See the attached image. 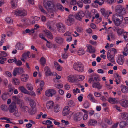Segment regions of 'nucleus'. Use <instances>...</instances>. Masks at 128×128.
<instances>
[{"mask_svg": "<svg viewBox=\"0 0 128 128\" xmlns=\"http://www.w3.org/2000/svg\"><path fill=\"white\" fill-rule=\"evenodd\" d=\"M116 98H110L108 100V101L110 103L114 104L116 103Z\"/></svg>", "mask_w": 128, "mask_h": 128, "instance_id": "37998d69", "label": "nucleus"}, {"mask_svg": "<svg viewBox=\"0 0 128 128\" xmlns=\"http://www.w3.org/2000/svg\"><path fill=\"white\" fill-rule=\"evenodd\" d=\"M44 7L46 8L49 11L51 10L52 9L53 7L51 6V3L50 2H44L43 3Z\"/></svg>", "mask_w": 128, "mask_h": 128, "instance_id": "ddd939ff", "label": "nucleus"}, {"mask_svg": "<svg viewBox=\"0 0 128 128\" xmlns=\"http://www.w3.org/2000/svg\"><path fill=\"white\" fill-rule=\"evenodd\" d=\"M20 108H21L22 110L24 112H28V113L31 114H32L34 113L32 112V111H30V110L26 106H20Z\"/></svg>", "mask_w": 128, "mask_h": 128, "instance_id": "dca6fc26", "label": "nucleus"}, {"mask_svg": "<svg viewBox=\"0 0 128 128\" xmlns=\"http://www.w3.org/2000/svg\"><path fill=\"white\" fill-rule=\"evenodd\" d=\"M68 56V53L66 52L62 54V57L63 59H66Z\"/></svg>", "mask_w": 128, "mask_h": 128, "instance_id": "864d4df0", "label": "nucleus"}, {"mask_svg": "<svg viewBox=\"0 0 128 128\" xmlns=\"http://www.w3.org/2000/svg\"><path fill=\"white\" fill-rule=\"evenodd\" d=\"M5 21L8 23L10 24H12L13 22L12 20L10 17L7 18L5 20Z\"/></svg>", "mask_w": 128, "mask_h": 128, "instance_id": "de8ad7c7", "label": "nucleus"}, {"mask_svg": "<svg viewBox=\"0 0 128 128\" xmlns=\"http://www.w3.org/2000/svg\"><path fill=\"white\" fill-rule=\"evenodd\" d=\"M74 75H69L67 77V79L68 81L70 82H72L74 80Z\"/></svg>", "mask_w": 128, "mask_h": 128, "instance_id": "f704fd0d", "label": "nucleus"}, {"mask_svg": "<svg viewBox=\"0 0 128 128\" xmlns=\"http://www.w3.org/2000/svg\"><path fill=\"white\" fill-rule=\"evenodd\" d=\"M18 89L22 93L25 94H28V91L24 86H20L18 88Z\"/></svg>", "mask_w": 128, "mask_h": 128, "instance_id": "cd10ccee", "label": "nucleus"}, {"mask_svg": "<svg viewBox=\"0 0 128 128\" xmlns=\"http://www.w3.org/2000/svg\"><path fill=\"white\" fill-rule=\"evenodd\" d=\"M54 64L56 70L59 71H61L62 70L61 67L58 62H54Z\"/></svg>", "mask_w": 128, "mask_h": 128, "instance_id": "7c9ffc66", "label": "nucleus"}, {"mask_svg": "<svg viewBox=\"0 0 128 128\" xmlns=\"http://www.w3.org/2000/svg\"><path fill=\"white\" fill-rule=\"evenodd\" d=\"M30 52L28 51L27 52H25L22 54V56H23L24 55L26 59L27 57L29 58H30L31 56L30 55Z\"/></svg>", "mask_w": 128, "mask_h": 128, "instance_id": "8fccbe9b", "label": "nucleus"}, {"mask_svg": "<svg viewBox=\"0 0 128 128\" xmlns=\"http://www.w3.org/2000/svg\"><path fill=\"white\" fill-rule=\"evenodd\" d=\"M54 41L57 44H61L63 42L64 39L61 36H58L55 37Z\"/></svg>", "mask_w": 128, "mask_h": 128, "instance_id": "9b49d317", "label": "nucleus"}, {"mask_svg": "<svg viewBox=\"0 0 128 128\" xmlns=\"http://www.w3.org/2000/svg\"><path fill=\"white\" fill-rule=\"evenodd\" d=\"M3 74L6 76H8L10 78H12V74L10 72L8 71H6L3 72Z\"/></svg>", "mask_w": 128, "mask_h": 128, "instance_id": "58836bf2", "label": "nucleus"}, {"mask_svg": "<svg viewBox=\"0 0 128 128\" xmlns=\"http://www.w3.org/2000/svg\"><path fill=\"white\" fill-rule=\"evenodd\" d=\"M122 117L124 120H126L128 118V114L126 113H123L122 114Z\"/></svg>", "mask_w": 128, "mask_h": 128, "instance_id": "bf43d9fd", "label": "nucleus"}, {"mask_svg": "<svg viewBox=\"0 0 128 128\" xmlns=\"http://www.w3.org/2000/svg\"><path fill=\"white\" fill-rule=\"evenodd\" d=\"M13 82L14 84L16 85H18L19 84V80L17 78H14L13 80Z\"/></svg>", "mask_w": 128, "mask_h": 128, "instance_id": "680f3d73", "label": "nucleus"}, {"mask_svg": "<svg viewBox=\"0 0 128 128\" xmlns=\"http://www.w3.org/2000/svg\"><path fill=\"white\" fill-rule=\"evenodd\" d=\"M90 105V104L89 102L87 100H86L83 104L84 107L85 108H89Z\"/></svg>", "mask_w": 128, "mask_h": 128, "instance_id": "a19ab883", "label": "nucleus"}, {"mask_svg": "<svg viewBox=\"0 0 128 128\" xmlns=\"http://www.w3.org/2000/svg\"><path fill=\"white\" fill-rule=\"evenodd\" d=\"M31 18L32 19H34L35 21H38L40 19V17L36 16H32L31 17Z\"/></svg>", "mask_w": 128, "mask_h": 128, "instance_id": "774afa93", "label": "nucleus"}, {"mask_svg": "<svg viewBox=\"0 0 128 128\" xmlns=\"http://www.w3.org/2000/svg\"><path fill=\"white\" fill-rule=\"evenodd\" d=\"M17 0H12L11 2V4L12 8H15L16 7Z\"/></svg>", "mask_w": 128, "mask_h": 128, "instance_id": "4c0bfd02", "label": "nucleus"}, {"mask_svg": "<svg viewBox=\"0 0 128 128\" xmlns=\"http://www.w3.org/2000/svg\"><path fill=\"white\" fill-rule=\"evenodd\" d=\"M116 15L119 16L120 18L123 20V17L122 16L125 14L126 12V9L124 8L122 6L120 5L117 6L116 8Z\"/></svg>", "mask_w": 128, "mask_h": 128, "instance_id": "f257e3e1", "label": "nucleus"}, {"mask_svg": "<svg viewBox=\"0 0 128 128\" xmlns=\"http://www.w3.org/2000/svg\"><path fill=\"white\" fill-rule=\"evenodd\" d=\"M8 87L9 88L8 92H10V94H12L13 92L14 88L12 87L11 85L9 84L8 86Z\"/></svg>", "mask_w": 128, "mask_h": 128, "instance_id": "a18cd8bd", "label": "nucleus"}, {"mask_svg": "<svg viewBox=\"0 0 128 128\" xmlns=\"http://www.w3.org/2000/svg\"><path fill=\"white\" fill-rule=\"evenodd\" d=\"M83 2L82 0H79L77 2V4L78 6L80 8H82L83 6Z\"/></svg>", "mask_w": 128, "mask_h": 128, "instance_id": "49530a36", "label": "nucleus"}, {"mask_svg": "<svg viewBox=\"0 0 128 128\" xmlns=\"http://www.w3.org/2000/svg\"><path fill=\"white\" fill-rule=\"evenodd\" d=\"M28 78V75L26 74H22L20 77L21 80L23 82H27Z\"/></svg>", "mask_w": 128, "mask_h": 128, "instance_id": "4be33fe9", "label": "nucleus"}, {"mask_svg": "<svg viewBox=\"0 0 128 128\" xmlns=\"http://www.w3.org/2000/svg\"><path fill=\"white\" fill-rule=\"evenodd\" d=\"M56 7L57 9L61 11H63L64 10V7L60 4H58L56 5Z\"/></svg>", "mask_w": 128, "mask_h": 128, "instance_id": "72a5a7b5", "label": "nucleus"}, {"mask_svg": "<svg viewBox=\"0 0 128 128\" xmlns=\"http://www.w3.org/2000/svg\"><path fill=\"white\" fill-rule=\"evenodd\" d=\"M97 124V122L96 120L90 119L89 120L88 122V124L89 126H96Z\"/></svg>", "mask_w": 128, "mask_h": 128, "instance_id": "2eb2a0df", "label": "nucleus"}, {"mask_svg": "<svg viewBox=\"0 0 128 128\" xmlns=\"http://www.w3.org/2000/svg\"><path fill=\"white\" fill-rule=\"evenodd\" d=\"M26 87L29 90L32 91L33 89L32 85L30 84L27 83L26 84Z\"/></svg>", "mask_w": 128, "mask_h": 128, "instance_id": "473e14b6", "label": "nucleus"}, {"mask_svg": "<svg viewBox=\"0 0 128 128\" xmlns=\"http://www.w3.org/2000/svg\"><path fill=\"white\" fill-rule=\"evenodd\" d=\"M78 53L80 55H82L84 54L83 49L82 48H80L78 50Z\"/></svg>", "mask_w": 128, "mask_h": 128, "instance_id": "603ef678", "label": "nucleus"}, {"mask_svg": "<svg viewBox=\"0 0 128 128\" xmlns=\"http://www.w3.org/2000/svg\"><path fill=\"white\" fill-rule=\"evenodd\" d=\"M116 80L115 82L117 84H118L120 83V80L121 77L119 76L118 74H116L115 76Z\"/></svg>", "mask_w": 128, "mask_h": 128, "instance_id": "c9c22d12", "label": "nucleus"}, {"mask_svg": "<svg viewBox=\"0 0 128 128\" xmlns=\"http://www.w3.org/2000/svg\"><path fill=\"white\" fill-rule=\"evenodd\" d=\"M8 110L10 113L14 112V115L16 116H17L18 113V108L16 103L14 102H12L9 106Z\"/></svg>", "mask_w": 128, "mask_h": 128, "instance_id": "f03ea898", "label": "nucleus"}, {"mask_svg": "<svg viewBox=\"0 0 128 128\" xmlns=\"http://www.w3.org/2000/svg\"><path fill=\"white\" fill-rule=\"evenodd\" d=\"M58 30L60 32L64 33L65 31V26L63 24L60 23L57 24Z\"/></svg>", "mask_w": 128, "mask_h": 128, "instance_id": "1a4fd4ad", "label": "nucleus"}, {"mask_svg": "<svg viewBox=\"0 0 128 128\" xmlns=\"http://www.w3.org/2000/svg\"><path fill=\"white\" fill-rule=\"evenodd\" d=\"M1 108L3 111H7L8 110V107L5 104H2L0 107Z\"/></svg>", "mask_w": 128, "mask_h": 128, "instance_id": "ea45409f", "label": "nucleus"}, {"mask_svg": "<svg viewBox=\"0 0 128 128\" xmlns=\"http://www.w3.org/2000/svg\"><path fill=\"white\" fill-rule=\"evenodd\" d=\"M80 16L82 18L84 17L85 15V13L84 12L80 10L78 12Z\"/></svg>", "mask_w": 128, "mask_h": 128, "instance_id": "4d7b16f0", "label": "nucleus"}, {"mask_svg": "<svg viewBox=\"0 0 128 128\" xmlns=\"http://www.w3.org/2000/svg\"><path fill=\"white\" fill-rule=\"evenodd\" d=\"M44 32H45L48 38L51 40L52 39L53 36L50 32L46 30H44Z\"/></svg>", "mask_w": 128, "mask_h": 128, "instance_id": "a878e982", "label": "nucleus"}, {"mask_svg": "<svg viewBox=\"0 0 128 128\" xmlns=\"http://www.w3.org/2000/svg\"><path fill=\"white\" fill-rule=\"evenodd\" d=\"M14 62L18 66H20L22 64V62L20 60H19L17 61L15 58Z\"/></svg>", "mask_w": 128, "mask_h": 128, "instance_id": "13d9d810", "label": "nucleus"}, {"mask_svg": "<svg viewBox=\"0 0 128 128\" xmlns=\"http://www.w3.org/2000/svg\"><path fill=\"white\" fill-rule=\"evenodd\" d=\"M120 17L119 16L114 14L112 16V21L115 25L119 26L122 23V20L118 18Z\"/></svg>", "mask_w": 128, "mask_h": 128, "instance_id": "20e7f679", "label": "nucleus"}, {"mask_svg": "<svg viewBox=\"0 0 128 128\" xmlns=\"http://www.w3.org/2000/svg\"><path fill=\"white\" fill-rule=\"evenodd\" d=\"M120 104L121 106L124 107H128V100H120Z\"/></svg>", "mask_w": 128, "mask_h": 128, "instance_id": "aec40b11", "label": "nucleus"}, {"mask_svg": "<svg viewBox=\"0 0 128 128\" xmlns=\"http://www.w3.org/2000/svg\"><path fill=\"white\" fill-rule=\"evenodd\" d=\"M87 97L89 100L92 102H95L96 101L93 95L91 94H89L88 96Z\"/></svg>", "mask_w": 128, "mask_h": 128, "instance_id": "c756f323", "label": "nucleus"}, {"mask_svg": "<svg viewBox=\"0 0 128 128\" xmlns=\"http://www.w3.org/2000/svg\"><path fill=\"white\" fill-rule=\"evenodd\" d=\"M55 86L58 88H62L63 86L62 84H57L55 85Z\"/></svg>", "mask_w": 128, "mask_h": 128, "instance_id": "69168bd1", "label": "nucleus"}, {"mask_svg": "<svg viewBox=\"0 0 128 128\" xmlns=\"http://www.w3.org/2000/svg\"><path fill=\"white\" fill-rule=\"evenodd\" d=\"M121 89L122 92L124 93H126L128 92V88L125 85H122Z\"/></svg>", "mask_w": 128, "mask_h": 128, "instance_id": "c85d7f7f", "label": "nucleus"}, {"mask_svg": "<svg viewBox=\"0 0 128 128\" xmlns=\"http://www.w3.org/2000/svg\"><path fill=\"white\" fill-rule=\"evenodd\" d=\"M46 41L47 42V43L46 44V46L49 48H52V44L47 40Z\"/></svg>", "mask_w": 128, "mask_h": 128, "instance_id": "0e129e2a", "label": "nucleus"}, {"mask_svg": "<svg viewBox=\"0 0 128 128\" xmlns=\"http://www.w3.org/2000/svg\"><path fill=\"white\" fill-rule=\"evenodd\" d=\"M44 70L45 72V74L46 76H50L56 75L57 74L56 73H55V74H54V72H52L48 66H46L44 68Z\"/></svg>", "mask_w": 128, "mask_h": 128, "instance_id": "423d86ee", "label": "nucleus"}, {"mask_svg": "<svg viewBox=\"0 0 128 128\" xmlns=\"http://www.w3.org/2000/svg\"><path fill=\"white\" fill-rule=\"evenodd\" d=\"M72 92L74 94L76 95L77 92L80 93V90L78 88H76V89H74L72 90Z\"/></svg>", "mask_w": 128, "mask_h": 128, "instance_id": "338daca9", "label": "nucleus"}, {"mask_svg": "<svg viewBox=\"0 0 128 128\" xmlns=\"http://www.w3.org/2000/svg\"><path fill=\"white\" fill-rule=\"evenodd\" d=\"M56 93V91L55 90L51 89L46 91L45 95L48 97L50 96H52Z\"/></svg>", "mask_w": 128, "mask_h": 128, "instance_id": "f8f14e48", "label": "nucleus"}, {"mask_svg": "<svg viewBox=\"0 0 128 128\" xmlns=\"http://www.w3.org/2000/svg\"><path fill=\"white\" fill-rule=\"evenodd\" d=\"M128 32H125V34L123 35L124 38L126 41L128 42Z\"/></svg>", "mask_w": 128, "mask_h": 128, "instance_id": "3c124183", "label": "nucleus"}, {"mask_svg": "<svg viewBox=\"0 0 128 128\" xmlns=\"http://www.w3.org/2000/svg\"><path fill=\"white\" fill-rule=\"evenodd\" d=\"M12 100L14 101L13 102H14L16 104H19L20 103V100L16 96H12Z\"/></svg>", "mask_w": 128, "mask_h": 128, "instance_id": "e433bc0d", "label": "nucleus"}, {"mask_svg": "<svg viewBox=\"0 0 128 128\" xmlns=\"http://www.w3.org/2000/svg\"><path fill=\"white\" fill-rule=\"evenodd\" d=\"M14 14L16 16L21 17L26 16L27 14V12L25 10H17L14 12Z\"/></svg>", "mask_w": 128, "mask_h": 128, "instance_id": "0eeeda50", "label": "nucleus"}, {"mask_svg": "<svg viewBox=\"0 0 128 128\" xmlns=\"http://www.w3.org/2000/svg\"><path fill=\"white\" fill-rule=\"evenodd\" d=\"M54 105V103L52 101H48L46 104V106L47 108L48 109H52Z\"/></svg>", "mask_w": 128, "mask_h": 128, "instance_id": "b1692460", "label": "nucleus"}, {"mask_svg": "<svg viewBox=\"0 0 128 128\" xmlns=\"http://www.w3.org/2000/svg\"><path fill=\"white\" fill-rule=\"evenodd\" d=\"M79 15L78 13L76 14L75 16V18L78 20L81 21L82 20V18Z\"/></svg>", "mask_w": 128, "mask_h": 128, "instance_id": "6e6d98bb", "label": "nucleus"}, {"mask_svg": "<svg viewBox=\"0 0 128 128\" xmlns=\"http://www.w3.org/2000/svg\"><path fill=\"white\" fill-rule=\"evenodd\" d=\"M30 105L32 108H34L36 107V103L33 100H31L30 102Z\"/></svg>", "mask_w": 128, "mask_h": 128, "instance_id": "79ce46f5", "label": "nucleus"}, {"mask_svg": "<svg viewBox=\"0 0 128 128\" xmlns=\"http://www.w3.org/2000/svg\"><path fill=\"white\" fill-rule=\"evenodd\" d=\"M68 105L69 106L72 107L74 106L75 104L73 101L70 100L68 102Z\"/></svg>", "mask_w": 128, "mask_h": 128, "instance_id": "052dcab7", "label": "nucleus"}, {"mask_svg": "<svg viewBox=\"0 0 128 128\" xmlns=\"http://www.w3.org/2000/svg\"><path fill=\"white\" fill-rule=\"evenodd\" d=\"M18 73L19 74H20L23 72L24 71L23 68H16Z\"/></svg>", "mask_w": 128, "mask_h": 128, "instance_id": "09e8293b", "label": "nucleus"}, {"mask_svg": "<svg viewBox=\"0 0 128 128\" xmlns=\"http://www.w3.org/2000/svg\"><path fill=\"white\" fill-rule=\"evenodd\" d=\"M16 48L18 50H22L24 48V46L20 43V42H18L17 43L15 46Z\"/></svg>", "mask_w": 128, "mask_h": 128, "instance_id": "412c9836", "label": "nucleus"}, {"mask_svg": "<svg viewBox=\"0 0 128 128\" xmlns=\"http://www.w3.org/2000/svg\"><path fill=\"white\" fill-rule=\"evenodd\" d=\"M107 57L108 60L114 64L115 63L114 56L110 53L108 54Z\"/></svg>", "mask_w": 128, "mask_h": 128, "instance_id": "393cba45", "label": "nucleus"}, {"mask_svg": "<svg viewBox=\"0 0 128 128\" xmlns=\"http://www.w3.org/2000/svg\"><path fill=\"white\" fill-rule=\"evenodd\" d=\"M74 68L77 71L81 72L84 71V67L81 62H75L73 65Z\"/></svg>", "mask_w": 128, "mask_h": 128, "instance_id": "7ed1b4c3", "label": "nucleus"}, {"mask_svg": "<svg viewBox=\"0 0 128 128\" xmlns=\"http://www.w3.org/2000/svg\"><path fill=\"white\" fill-rule=\"evenodd\" d=\"M73 119L74 121L78 122L80 121L82 118V115L81 113L78 112L75 113L74 115Z\"/></svg>", "mask_w": 128, "mask_h": 128, "instance_id": "9d476101", "label": "nucleus"}, {"mask_svg": "<svg viewBox=\"0 0 128 128\" xmlns=\"http://www.w3.org/2000/svg\"><path fill=\"white\" fill-rule=\"evenodd\" d=\"M70 109L68 106H66L64 108L63 111V115L64 116H66L68 115L69 113Z\"/></svg>", "mask_w": 128, "mask_h": 128, "instance_id": "f3484780", "label": "nucleus"}, {"mask_svg": "<svg viewBox=\"0 0 128 128\" xmlns=\"http://www.w3.org/2000/svg\"><path fill=\"white\" fill-rule=\"evenodd\" d=\"M74 20L72 15H70L68 18L65 20V23L68 26L72 25L74 22Z\"/></svg>", "mask_w": 128, "mask_h": 128, "instance_id": "39448f33", "label": "nucleus"}, {"mask_svg": "<svg viewBox=\"0 0 128 128\" xmlns=\"http://www.w3.org/2000/svg\"><path fill=\"white\" fill-rule=\"evenodd\" d=\"M88 49L89 50V52L90 53L92 54L95 52V50L94 48L92 47V46L90 44H87L86 45Z\"/></svg>", "mask_w": 128, "mask_h": 128, "instance_id": "5701e85b", "label": "nucleus"}, {"mask_svg": "<svg viewBox=\"0 0 128 128\" xmlns=\"http://www.w3.org/2000/svg\"><path fill=\"white\" fill-rule=\"evenodd\" d=\"M124 56L121 54L118 55L116 58V62L120 65H122L124 62Z\"/></svg>", "mask_w": 128, "mask_h": 128, "instance_id": "6e6552de", "label": "nucleus"}, {"mask_svg": "<svg viewBox=\"0 0 128 128\" xmlns=\"http://www.w3.org/2000/svg\"><path fill=\"white\" fill-rule=\"evenodd\" d=\"M39 9L42 12L46 14V15L47 16L51 18L53 16L54 13L52 12H51L50 13L49 12H46L41 6H40Z\"/></svg>", "mask_w": 128, "mask_h": 128, "instance_id": "4468645a", "label": "nucleus"}, {"mask_svg": "<svg viewBox=\"0 0 128 128\" xmlns=\"http://www.w3.org/2000/svg\"><path fill=\"white\" fill-rule=\"evenodd\" d=\"M59 106L56 104L55 105L54 108V111L55 112H57L59 111Z\"/></svg>", "mask_w": 128, "mask_h": 128, "instance_id": "5fc2aeb1", "label": "nucleus"}, {"mask_svg": "<svg viewBox=\"0 0 128 128\" xmlns=\"http://www.w3.org/2000/svg\"><path fill=\"white\" fill-rule=\"evenodd\" d=\"M40 64L42 66H44L45 65L46 62V60L44 58L41 57L40 60Z\"/></svg>", "mask_w": 128, "mask_h": 128, "instance_id": "2f4dec72", "label": "nucleus"}, {"mask_svg": "<svg viewBox=\"0 0 128 128\" xmlns=\"http://www.w3.org/2000/svg\"><path fill=\"white\" fill-rule=\"evenodd\" d=\"M75 76L80 81L82 80L84 78V76L81 75H75Z\"/></svg>", "mask_w": 128, "mask_h": 128, "instance_id": "c03bdc74", "label": "nucleus"}, {"mask_svg": "<svg viewBox=\"0 0 128 128\" xmlns=\"http://www.w3.org/2000/svg\"><path fill=\"white\" fill-rule=\"evenodd\" d=\"M101 12L103 15L104 16L106 19H108L109 15L108 14V11H106L104 8L100 10Z\"/></svg>", "mask_w": 128, "mask_h": 128, "instance_id": "6ab92c4d", "label": "nucleus"}, {"mask_svg": "<svg viewBox=\"0 0 128 128\" xmlns=\"http://www.w3.org/2000/svg\"><path fill=\"white\" fill-rule=\"evenodd\" d=\"M126 124V122H122L120 123V126L121 128H122L125 127Z\"/></svg>", "mask_w": 128, "mask_h": 128, "instance_id": "e2e57ef3", "label": "nucleus"}, {"mask_svg": "<svg viewBox=\"0 0 128 128\" xmlns=\"http://www.w3.org/2000/svg\"><path fill=\"white\" fill-rule=\"evenodd\" d=\"M125 32L124 29L121 28H119L117 31V34L119 36H121L125 34Z\"/></svg>", "mask_w": 128, "mask_h": 128, "instance_id": "bb28decb", "label": "nucleus"}, {"mask_svg": "<svg viewBox=\"0 0 128 128\" xmlns=\"http://www.w3.org/2000/svg\"><path fill=\"white\" fill-rule=\"evenodd\" d=\"M92 86L93 88L98 89H101L102 87V86L100 85V83L98 82H93Z\"/></svg>", "mask_w": 128, "mask_h": 128, "instance_id": "a211bd4d", "label": "nucleus"}]
</instances>
